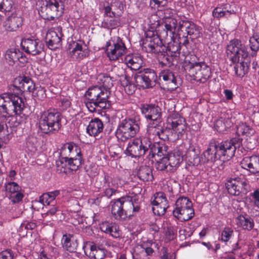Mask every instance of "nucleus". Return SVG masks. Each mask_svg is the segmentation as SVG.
I'll list each match as a JSON object with an SVG mask.
<instances>
[{"instance_id":"nucleus-1","label":"nucleus","mask_w":259,"mask_h":259,"mask_svg":"<svg viewBox=\"0 0 259 259\" xmlns=\"http://www.w3.org/2000/svg\"><path fill=\"white\" fill-rule=\"evenodd\" d=\"M241 142L242 139L239 137L221 143L212 140L204 152V156L207 161L214 162L219 159L228 160L234 155L236 149L240 147Z\"/></svg>"},{"instance_id":"nucleus-2","label":"nucleus","mask_w":259,"mask_h":259,"mask_svg":"<svg viewBox=\"0 0 259 259\" xmlns=\"http://www.w3.org/2000/svg\"><path fill=\"white\" fill-rule=\"evenodd\" d=\"M110 95V91L101 89L98 85L90 88L85 93L88 100L86 107L91 112L110 108L111 105L109 101Z\"/></svg>"},{"instance_id":"nucleus-3","label":"nucleus","mask_w":259,"mask_h":259,"mask_svg":"<svg viewBox=\"0 0 259 259\" xmlns=\"http://www.w3.org/2000/svg\"><path fill=\"white\" fill-rule=\"evenodd\" d=\"M111 203L112 214L118 220L130 219L140 210V206L134 204L132 198L130 196L112 201Z\"/></svg>"},{"instance_id":"nucleus-4","label":"nucleus","mask_w":259,"mask_h":259,"mask_svg":"<svg viewBox=\"0 0 259 259\" xmlns=\"http://www.w3.org/2000/svg\"><path fill=\"white\" fill-rule=\"evenodd\" d=\"M61 114L55 109H50L43 112L39 120L40 131L46 134L57 133L62 126Z\"/></svg>"},{"instance_id":"nucleus-5","label":"nucleus","mask_w":259,"mask_h":259,"mask_svg":"<svg viewBox=\"0 0 259 259\" xmlns=\"http://www.w3.org/2000/svg\"><path fill=\"white\" fill-rule=\"evenodd\" d=\"M140 124V121L136 118L126 117L121 120L115 132L118 140L125 142L135 137L139 132Z\"/></svg>"},{"instance_id":"nucleus-6","label":"nucleus","mask_w":259,"mask_h":259,"mask_svg":"<svg viewBox=\"0 0 259 259\" xmlns=\"http://www.w3.org/2000/svg\"><path fill=\"white\" fill-rule=\"evenodd\" d=\"M63 2L61 0H45L39 10V14L46 20H52L62 15Z\"/></svg>"},{"instance_id":"nucleus-7","label":"nucleus","mask_w":259,"mask_h":259,"mask_svg":"<svg viewBox=\"0 0 259 259\" xmlns=\"http://www.w3.org/2000/svg\"><path fill=\"white\" fill-rule=\"evenodd\" d=\"M151 145V140L148 137L139 139H134L129 142L125 150V153L132 157H141L149 154Z\"/></svg>"},{"instance_id":"nucleus-8","label":"nucleus","mask_w":259,"mask_h":259,"mask_svg":"<svg viewBox=\"0 0 259 259\" xmlns=\"http://www.w3.org/2000/svg\"><path fill=\"white\" fill-rule=\"evenodd\" d=\"M7 102L3 106L0 107V113L4 114V116L7 115H11L13 113L16 114H21L22 113L24 107V103L23 99L18 95L14 94L8 93L7 96Z\"/></svg>"},{"instance_id":"nucleus-9","label":"nucleus","mask_w":259,"mask_h":259,"mask_svg":"<svg viewBox=\"0 0 259 259\" xmlns=\"http://www.w3.org/2000/svg\"><path fill=\"white\" fill-rule=\"evenodd\" d=\"M227 57L233 63L238 62L240 59L244 60L248 56V52L246 46L238 39L231 40L227 46Z\"/></svg>"},{"instance_id":"nucleus-10","label":"nucleus","mask_w":259,"mask_h":259,"mask_svg":"<svg viewBox=\"0 0 259 259\" xmlns=\"http://www.w3.org/2000/svg\"><path fill=\"white\" fill-rule=\"evenodd\" d=\"M186 69L195 80L202 83L205 82L211 75L210 68L204 62L190 63Z\"/></svg>"},{"instance_id":"nucleus-11","label":"nucleus","mask_w":259,"mask_h":259,"mask_svg":"<svg viewBox=\"0 0 259 259\" xmlns=\"http://www.w3.org/2000/svg\"><path fill=\"white\" fill-rule=\"evenodd\" d=\"M155 71L150 68H144L137 72L134 76L136 85L143 89L152 88L155 85L157 80Z\"/></svg>"},{"instance_id":"nucleus-12","label":"nucleus","mask_w":259,"mask_h":259,"mask_svg":"<svg viewBox=\"0 0 259 259\" xmlns=\"http://www.w3.org/2000/svg\"><path fill=\"white\" fill-rule=\"evenodd\" d=\"M226 188L229 193L232 195L239 196L241 193H246L248 181L244 176L240 175L238 177L231 178L226 183Z\"/></svg>"},{"instance_id":"nucleus-13","label":"nucleus","mask_w":259,"mask_h":259,"mask_svg":"<svg viewBox=\"0 0 259 259\" xmlns=\"http://www.w3.org/2000/svg\"><path fill=\"white\" fill-rule=\"evenodd\" d=\"M151 36H147L143 41L142 50L148 53H159L166 49L162 40L157 35H155L153 32Z\"/></svg>"},{"instance_id":"nucleus-14","label":"nucleus","mask_w":259,"mask_h":259,"mask_svg":"<svg viewBox=\"0 0 259 259\" xmlns=\"http://www.w3.org/2000/svg\"><path fill=\"white\" fill-rule=\"evenodd\" d=\"M124 44L119 37L116 41L111 40L107 42L106 51L110 60L115 61L122 56L125 52Z\"/></svg>"},{"instance_id":"nucleus-15","label":"nucleus","mask_w":259,"mask_h":259,"mask_svg":"<svg viewBox=\"0 0 259 259\" xmlns=\"http://www.w3.org/2000/svg\"><path fill=\"white\" fill-rule=\"evenodd\" d=\"M167 126L177 134V139L184 135L186 130V122L185 118L177 113H174L168 117Z\"/></svg>"},{"instance_id":"nucleus-16","label":"nucleus","mask_w":259,"mask_h":259,"mask_svg":"<svg viewBox=\"0 0 259 259\" xmlns=\"http://www.w3.org/2000/svg\"><path fill=\"white\" fill-rule=\"evenodd\" d=\"M83 162L82 156L60 158L56 161V166L60 168V172H67V168L76 170Z\"/></svg>"},{"instance_id":"nucleus-17","label":"nucleus","mask_w":259,"mask_h":259,"mask_svg":"<svg viewBox=\"0 0 259 259\" xmlns=\"http://www.w3.org/2000/svg\"><path fill=\"white\" fill-rule=\"evenodd\" d=\"M141 110L147 120L150 122H159L162 120L161 109L154 104H144L141 106Z\"/></svg>"},{"instance_id":"nucleus-18","label":"nucleus","mask_w":259,"mask_h":259,"mask_svg":"<svg viewBox=\"0 0 259 259\" xmlns=\"http://www.w3.org/2000/svg\"><path fill=\"white\" fill-rule=\"evenodd\" d=\"M21 46L25 53L32 55L40 54L44 49L43 44L38 39L27 38L22 39Z\"/></svg>"},{"instance_id":"nucleus-19","label":"nucleus","mask_w":259,"mask_h":259,"mask_svg":"<svg viewBox=\"0 0 259 259\" xmlns=\"http://www.w3.org/2000/svg\"><path fill=\"white\" fill-rule=\"evenodd\" d=\"M179 29L182 32H185L192 39L197 38L200 36V27L189 20H180L179 22Z\"/></svg>"},{"instance_id":"nucleus-20","label":"nucleus","mask_w":259,"mask_h":259,"mask_svg":"<svg viewBox=\"0 0 259 259\" xmlns=\"http://www.w3.org/2000/svg\"><path fill=\"white\" fill-rule=\"evenodd\" d=\"M34 87L33 81L29 77H19L15 79L14 85V87L18 92L15 93L14 94L18 95L19 93V95L25 92H33Z\"/></svg>"},{"instance_id":"nucleus-21","label":"nucleus","mask_w":259,"mask_h":259,"mask_svg":"<svg viewBox=\"0 0 259 259\" xmlns=\"http://www.w3.org/2000/svg\"><path fill=\"white\" fill-rule=\"evenodd\" d=\"M61 28L57 27L55 30H49L46 36V42L51 49L58 48L61 45L62 33Z\"/></svg>"},{"instance_id":"nucleus-22","label":"nucleus","mask_w":259,"mask_h":259,"mask_svg":"<svg viewBox=\"0 0 259 259\" xmlns=\"http://www.w3.org/2000/svg\"><path fill=\"white\" fill-rule=\"evenodd\" d=\"M240 165L251 174L259 173V155H252L244 157L240 162Z\"/></svg>"},{"instance_id":"nucleus-23","label":"nucleus","mask_w":259,"mask_h":259,"mask_svg":"<svg viewBox=\"0 0 259 259\" xmlns=\"http://www.w3.org/2000/svg\"><path fill=\"white\" fill-rule=\"evenodd\" d=\"M6 59L10 65H13L17 62H19L21 65L27 62L26 57L22 52L17 49L8 50L6 54Z\"/></svg>"},{"instance_id":"nucleus-24","label":"nucleus","mask_w":259,"mask_h":259,"mask_svg":"<svg viewBox=\"0 0 259 259\" xmlns=\"http://www.w3.org/2000/svg\"><path fill=\"white\" fill-rule=\"evenodd\" d=\"M23 24V19L21 17L18 16L16 14H12L9 16L4 23V27L7 31H17Z\"/></svg>"},{"instance_id":"nucleus-25","label":"nucleus","mask_w":259,"mask_h":259,"mask_svg":"<svg viewBox=\"0 0 259 259\" xmlns=\"http://www.w3.org/2000/svg\"><path fill=\"white\" fill-rule=\"evenodd\" d=\"M61 243L64 249L70 252L77 251L78 242L70 234H64L61 239Z\"/></svg>"},{"instance_id":"nucleus-26","label":"nucleus","mask_w":259,"mask_h":259,"mask_svg":"<svg viewBox=\"0 0 259 259\" xmlns=\"http://www.w3.org/2000/svg\"><path fill=\"white\" fill-rule=\"evenodd\" d=\"M159 79L161 81H163L167 88L168 90H174L176 89V79L174 74L168 71H164L161 72L159 76Z\"/></svg>"},{"instance_id":"nucleus-27","label":"nucleus","mask_w":259,"mask_h":259,"mask_svg":"<svg viewBox=\"0 0 259 259\" xmlns=\"http://www.w3.org/2000/svg\"><path fill=\"white\" fill-rule=\"evenodd\" d=\"M103 130V122L99 118H95L90 122L87 128V132L89 135L95 137L102 132Z\"/></svg>"},{"instance_id":"nucleus-28","label":"nucleus","mask_w":259,"mask_h":259,"mask_svg":"<svg viewBox=\"0 0 259 259\" xmlns=\"http://www.w3.org/2000/svg\"><path fill=\"white\" fill-rule=\"evenodd\" d=\"M158 54L157 59L158 62L162 66L170 67L176 65L178 60L174 59L172 56L166 52L165 50L163 52L157 53Z\"/></svg>"},{"instance_id":"nucleus-29","label":"nucleus","mask_w":259,"mask_h":259,"mask_svg":"<svg viewBox=\"0 0 259 259\" xmlns=\"http://www.w3.org/2000/svg\"><path fill=\"white\" fill-rule=\"evenodd\" d=\"M90 248L89 256L94 259H103L106 254V250L104 248L98 246L93 242H89L88 244Z\"/></svg>"},{"instance_id":"nucleus-30","label":"nucleus","mask_w":259,"mask_h":259,"mask_svg":"<svg viewBox=\"0 0 259 259\" xmlns=\"http://www.w3.org/2000/svg\"><path fill=\"white\" fill-rule=\"evenodd\" d=\"M232 122L229 117L225 114L218 119L214 123V127L219 133H224L232 125Z\"/></svg>"},{"instance_id":"nucleus-31","label":"nucleus","mask_w":259,"mask_h":259,"mask_svg":"<svg viewBox=\"0 0 259 259\" xmlns=\"http://www.w3.org/2000/svg\"><path fill=\"white\" fill-rule=\"evenodd\" d=\"M193 207L192 201L186 197H179L175 203V208L172 211L173 214H177L180 210H184Z\"/></svg>"},{"instance_id":"nucleus-32","label":"nucleus","mask_w":259,"mask_h":259,"mask_svg":"<svg viewBox=\"0 0 259 259\" xmlns=\"http://www.w3.org/2000/svg\"><path fill=\"white\" fill-rule=\"evenodd\" d=\"M236 63H237L234 66L236 74L239 77H243L248 72L250 61L246 58L245 60L240 59L239 61Z\"/></svg>"},{"instance_id":"nucleus-33","label":"nucleus","mask_w":259,"mask_h":259,"mask_svg":"<svg viewBox=\"0 0 259 259\" xmlns=\"http://www.w3.org/2000/svg\"><path fill=\"white\" fill-rule=\"evenodd\" d=\"M59 194L60 192L58 190L44 193L39 198L40 202L44 205H46V207L51 205H54L56 203V197Z\"/></svg>"},{"instance_id":"nucleus-34","label":"nucleus","mask_w":259,"mask_h":259,"mask_svg":"<svg viewBox=\"0 0 259 259\" xmlns=\"http://www.w3.org/2000/svg\"><path fill=\"white\" fill-rule=\"evenodd\" d=\"M164 27L166 30V35H168L169 34L170 37H172L176 32H178L180 31L178 21L173 18H166L164 22Z\"/></svg>"},{"instance_id":"nucleus-35","label":"nucleus","mask_w":259,"mask_h":259,"mask_svg":"<svg viewBox=\"0 0 259 259\" xmlns=\"http://www.w3.org/2000/svg\"><path fill=\"white\" fill-rule=\"evenodd\" d=\"M166 147H159L158 145L152 143L151 141V145L149 150V154L147 155V158L149 159L154 158L156 155L158 157L167 156L169 154L165 150Z\"/></svg>"},{"instance_id":"nucleus-36","label":"nucleus","mask_w":259,"mask_h":259,"mask_svg":"<svg viewBox=\"0 0 259 259\" xmlns=\"http://www.w3.org/2000/svg\"><path fill=\"white\" fill-rule=\"evenodd\" d=\"M125 61L127 65L134 70H139L144 64L141 56H127L125 58Z\"/></svg>"},{"instance_id":"nucleus-37","label":"nucleus","mask_w":259,"mask_h":259,"mask_svg":"<svg viewBox=\"0 0 259 259\" xmlns=\"http://www.w3.org/2000/svg\"><path fill=\"white\" fill-rule=\"evenodd\" d=\"M162 121H159V122H149L147 128V134L148 135V138L153 137L155 138L158 137L159 132L161 131L162 126Z\"/></svg>"},{"instance_id":"nucleus-38","label":"nucleus","mask_w":259,"mask_h":259,"mask_svg":"<svg viewBox=\"0 0 259 259\" xmlns=\"http://www.w3.org/2000/svg\"><path fill=\"white\" fill-rule=\"evenodd\" d=\"M138 176L144 182L152 181L153 179L152 168L146 165L141 166L138 172Z\"/></svg>"},{"instance_id":"nucleus-39","label":"nucleus","mask_w":259,"mask_h":259,"mask_svg":"<svg viewBox=\"0 0 259 259\" xmlns=\"http://www.w3.org/2000/svg\"><path fill=\"white\" fill-rule=\"evenodd\" d=\"M112 178L107 175H104V186L106 187L105 189L103 190L105 196L108 198H110L113 194H115L116 190L114 188L113 184L111 182Z\"/></svg>"},{"instance_id":"nucleus-40","label":"nucleus","mask_w":259,"mask_h":259,"mask_svg":"<svg viewBox=\"0 0 259 259\" xmlns=\"http://www.w3.org/2000/svg\"><path fill=\"white\" fill-rule=\"evenodd\" d=\"M236 223L243 229L248 231L252 230L254 227L253 220L250 217H245L242 215L238 216L236 219Z\"/></svg>"},{"instance_id":"nucleus-41","label":"nucleus","mask_w":259,"mask_h":259,"mask_svg":"<svg viewBox=\"0 0 259 259\" xmlns=\"http://www.w3.org/2000/svg\"><path fill=\"white\" fill-rule=\"evenodd\" d=\"M174 216L181 222H186L191 220L194 216V210L193 207L180 210L177 214H173Z\"/></svg>"},{"instance_id":"nucleus-42","label":"nucleus","mask_w":259,"mask_h":259,"mask_svg":"<svg viewBox=\"0 0 259 259\" xmlns=\"http://www.w3.org/2000/svg\"><path fill=\"white\" fill-rule=\"evenodd\" d=\"M166 157L169 165L170 170H171L172 167L178 166L183 160L182 156L178 152L169 154Z\"/></svg>"},{"instance_id":"nucleus-43","label":"nucleus","mask_w":259,"mask_h":259,"mask_svg":"<svg viewBox=\"0 0 259 259\" xmlns=\"http://www.w3.org/2000/svg\"><path fill=\"white\" fill-rule=\"evenodd\" d=\"M181 46L178 42L173 41L168 43L165 51L173 56L174 59L179 60L180 58Z\"/></svg>"},{"instance_id":"nucleus-44","label":"nucleus","mask_w":259,"mask_h":259,"mask_svg":"<svg viewBox=\"0 0 259 259\" xmlns=\"http://www.w3.org/2000/svg\"><path fill=\"white\" fill-rule=\"evenodd\" d=\"M99 81L102 85L99 86L101 89H104L107 91H110V89L113 85L112 78L107 74H101L98 77Z\"/></svg>"},{"instance_id":"nucleus-45","label":"nucleus","mask_w":259,"mask_h":259,"mask_svg":"<svg viewBox=\"0 0 259 259\" xmlns=\"http://www.w3.org/2000/svg\"><path fill=\"white\" fill-rule=\"evenodd\" d=\"M259 36L257 34H254L250 38V48L252 52L251 55L252 57L256 56L257 51L259 50Z\"/></svg>"},{"instance_id":"nucleus-46","label":"nucleus","mask_w":259,"mask_h":259,"mask_svg":"<svg viewBox=\"0 0 259 259\" xmlns=\"http://www.w3.org/2000/svg\"><path fill=\"white\" fill-rule=\"evenodd\" d=\"M254 131L249 125L246 123H243L240 124L237 129V134L238 135H246L249 136L254 134Z\"/></svg>"},{"instance_id":"nucleus-47","label":"nucleus","mask_w":259,"mask_h":259,"mask_svg":"<svg viewBox=\"0 0 259 259\" xmlns=\"http://www.w3.org/2000/svg\"><path fill=\"white\" fill-rule=\"evenodd\" d=\"M155 167L158 170L160 171L165 170L168 171L170 170L166 156L162 157L158 160L155 164Z\"/></svg>"},{"instance_id":"nucleus-48","label":"nucleus","mask_w":259,"mask_h":259,"mask_svg":"<svg viewBox=\"0 0 259 259\" xmlns=\"http://www.w3.org/2000/svg\"><path fill=\"white\" fill-rule=\"evenodd\" d=\"M235 13L234 11L232 12L228 10H224L220 7L215 8L212 11V16L217 19H220L224 16H229L231 14Z\"/></svg>"},{"instance_id":"nucleus-49","label":"nucleus","mask_w":259,"mask_h":259,"mask_svg":"<svg viewBox=\"0 0 259 259\" xmlns=\"http://www.w3.org/2000/svg\"><path fill=\"white\" fill-rule=\"evenodd\" d=\"M151 203L153 205L152 210L153 213L157 215L164 214L166 212V209L169 207V205H165V207H164L162 204L153 203V202Z\"/></svg>"},{"instance_id":"nucleus-50","label":"nucleus","mask_w":259,"mask_h":259,"mask_svg":"<svg viewBox=\"0 0 259 259\" xmlns=\"http://www.w3.org/2000/svg\"><path fill=\"white\" fill-rule=\"evenodd\" d=\"M154 200L152 201L153 203H156L158 204H164L163 206L165 207V205H168V200L166 199L165 193L162 192H159L154 194Z\"/></svg>"},{"instance_id":"nucleus-51","label":"nucleus","mask_w":259,"mask_h":259,"mask_svg":"<svg viewBox=\"0 0 259 259\" xmlns=\"http://www.w3.org/2000/svg\"><path fill=\"white\" fill-rule=\"evenodd\" d=\"M13 6V0H0V11L2 12H10Z\"/></svg>"},{"instance_id":"nucleus-52","label":"nucleus","mask_w":259,"mask_h":259,"mask_svg":"<svg viewBox=\"0 0 259 259\" xmlns=\"http://www.w3.org/2000/svg\"><path fill=\"white\" fill-rule=\"evenodd\" d=\"M23 197L24 195L22 193L19 192H17L15 196L11 197V201L9 204L8 207H7V209H9L11 207L13 210H15L16 206H14L13 205L21 201L22 200Z\"/></svg>"},{"instance_id":"nucleus-53","label":"nucleus","mask_w":259,"mask_h":259,"mask_svg":"<svg viewBox=\"0 0 259 259\" xmlns=\"http://www.w3.org/2000/svg\"><path fill=\"white\" fill-rule=\"evenodd\" d=\"M234 231L229 227H225L221 234V240L224 242H228L232 236Z\"/></svg>"},{"instance_id":"nucleus-54","label":"nucleus","mask_w":259,"mask_h":259,"mask_svg":"<svg viewBox=\"0 0 259 259\" xmlns=\"http://www.w3.org/2000/svg\"><path fill=\"white\" fill-rule=\"evenodd\" d=\"M66 144L70 146V148L69 149V151L71 153L70 157L82 156L81 150L77 145L73 143Z\"/></svg>"},{"instance_id":"nucleus-55","label":"nucleus","mask_w":259,"mask_h":259,"mask_svg":"<svg viewBox=\"0 0 259 259\" xmlns=\"http://www.w3.org/2000/svg\"><path fill=\"white\" fill-rule=\"evenodd\" d=\"M5 190L11 193H15L19 192L20 187L15 182H11L5 184Z\"/></svg>"},{"instance_id":"nucleus-56","label":"nucleus","mask_w":259,"mask_h":259,"mask_svg":"<svg viewBox=\"0 0 259 259\" xmlns=\"http://www.w3.org/2000/svg\"><path fill=\"white\" fill-rule=\"evenodd\" d=\"M70 55L73 59L81 60L86 57L88 54L87 51H83L82 49H81L73 53H71Z\"/></svg>"},{"instance_id":"nucleus-57","label":"nucleus","mask_w":259,"mask_h":259,"mask_svg":"<svg viewBox=\"0 0 259 259\" xmlns=\"http://www.w3.org/2000/svg\"><path fill=\"white\" fill-rule=\"evenodd\" d=\"M85 171L90 177H94L98 174L97 166L95 164H92L85 167Z\"/></svg>"},{"instance_id":"nucleus-58","label":"nucleus","mask_w":259,"mask_h":259,"mask_svg":"<svg viewBox=\"0 0 259 259\" xmlns=\"http://www.w3.org/2000/svg\"><path fill=\"white\" fill-rule=\"evenodd\" d=\"M107 234H109L115 238L119 237L120 235L118 227L115 224H112Z\"/></svg>"},{"instance_id":"nucleus-59","label":"nucleus","mask_w":259,"mask_h":259,"mask_svg":"<svg viewBox=\"0 0 259 259\" xmlns=\"http://www.w3.org/2000/svg\"><path fill=\"white\" fill-rule=\"evenodd\" d=\"M34 96L39 100H44L46 98V90L44 88L39 87L36 89Z\"/></svg>"},{"instance_id":"nucleus-60","label":"nucleus","mask_w":259,"mask_h":259,"mask_svg":"<svg viewBox=\"0 0 259 259\" xmlns=\"http://www.w3.org/2000/svg\"><path fill=\"white\" fill-rule=\"evenodd\" d=\"M70 148V146L65 144L63 145L60 149V158L69 157H70V152L69 149Z\"/></svg>"},{"instance_id":"nucleus-61","label":"nucleus","mask_w":259,"mask_h":259,"mask_svg":"<svg viewBox=\"0 0 259 259\" xmlns=\"http://www.w3.org/2000/svg\"><path fill=\"white\" fill-rule=\"evenodd\" d=\"M14 254L10 249H6L0 252V259H13Z\"/></svg>"},{"instance_id":"nucleus-62","label":"nucleus","mask_w":259,"mask_h":259,"mask_svg":"<svg viewBox=\"0 0 259 259\" xmlns=\"http://www.w3.org/2000/svg\"><path fill=\"white\" fill-rule=\"evenodd\" d=\"M81 49H82V45L75 41H73L72 44H69L68 46V49L70 50L69 52L70 55Z\"/></svg>"},{"instance_id":"nucleus-63","label":"nucleus","mask_w":259,"mask_h":259,"mask_svg":"<svg viewBox=\"0 0 259 259\" xmlns=\"http://www.w3.org/2000/svg\"><path fill=\"white\" fill-rule=\"evenodd\" d=\"M161 130H162L159 132V134L157 137L164 141L168 140L169 138L167 134L168 132V130L166 128H164L163 126Z\"/></svg>"},{"instance_id":"nucleus-64","label":"nucleus","mask_w":259,"mask_h":259,"mask_svg":"<svg viewBox=\"0 0 259 259\" xmlns=\"http://www.w3.org/2000/svg\"><path fill=\"white\" fill-rule=\"evenodd\" d=\"M112 224L106 221L104 222L100 225V228L102 232L107 233Z\"/></svg>"}]
</instances>
